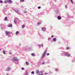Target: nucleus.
<instances>
[{
  "mask_svg": "<svg viewBox=\"0 0 75 75\" xmlns=\"http://www.w3.org/2000/svg\"><path fill=\"white\" fill-rule=\"evenodd\" d=\"M10 32H8V31H6L5 34H6V35H9L10 34Z\"/></svg>",
  "mask_w": 75,
  "mask_h": 75,
  "instance_id": "obj_9",
  "label": "nucleus"
},
{
  "mask_svg": "<svg viewBox=\"0 0 75 75\" xmlns=\"http://www.w3.org/2000/svg\"><path fill=\"white\" fill-rule=\"evenodd\" d=\"M51 40V38H48V41H50V40Z\"/></svg>",
  "mask_w": 75,
  "mask_h": 75,
  "instance_id": "obj_27",
  "label": "nucleus"
},
{
  "mask_svg": "<svg viewBox=\"0 0 75 75\" xmlns=\"http://www.w3.org/2000/svg\"><path fill=\"white\" fill-rule=\"evenodd\" d=\"M4 11H6L4 10Z\"/></svg>",
  "mask_w": 75,
  "mask_h": 75,
  "instance_id": "obj_47",
  "label": "nucleus"
},
{
  "mask_svg": "<svg viewBox=\"0 0 75 75\" xmlns=\"http://www.w3.org/2000/svg\"><path fill=\"white\" fill-rule=\"evenodd\" d=\"M45 75H47V73H45Z\"/></svg>",
  "mask_w": 75,
  "mask_h": 75,
  "instance_id": "obj_45",
  "label": "nucleus"
},
{
  "mask_svg": "<svg viewBox=\"0 0 75 75\" xmlns=\"http://www.w3.org/2000/svg\"><path fill=\"white\" fill-rule=\"evenodd\" d=\"M17 57H14L12 59L13 62H14V61H18V59L17 58Z\"/></svg>",
  "mask_w": 75,
  "mask_h": 75,
  "instance_id": "obj_3",
  "label": "nucleus"
},
{
  "mask_svg": "<svg viewBox=\"0 0 75 75\" xmlns=\"http://www.w3.org/2000/svg\"><path fill=\"white\" fill-rule=\"evenodd\" d=\"M55 12L56 14L58 13V11L57 10H56L55 11Z\"/></svg>",
  "mask_w": 75,
  "mask_h": 75,
  "instance_id": "obj_13",
  "label": "nucleus"
},
{
  "mask_svg": "<svg viewBox=\"0 0 75 75\" xmlns=\"http://www.w3.org/2000/svg\"><path fill=\"white\" fill-rule=\"evenodd\" d=\"M4 3H7V1H4Z\"/></svg>",
  "mask_w": 75,
  "mask_h": 75,
  "instance_id": "obj_36",
  "label": "nucleus"
},
{
  "mask_svg": "<svg viewBox=\"0 0 75 75\" xmlns=\"http://www.w3.org/2000/svg\"><path fill=\"white\" fill-rule=\"evenodd\" d=\"M50 55V54L49 53H47V55Z\"/></svg>",
  "mask_w": 75,
  "mask_h": 75,
  "instance_id": "obj_44",
  "label": "nucleus"
},
{
  "mask_svg": "<svg viewBox=\"0 0 75 75\" xmlns=\"http://www.w3.org/2000/svg\"><path fill=\"white\" fill-rule=\"evenodd\" d=\"M15 64H17V63H15Z\"/></svg>",
  "mask_w": 75,
  "mask_h": 75,
  "instance_id": "obj_50",
  "label": "nucleus"
},
{
  "mask_svg": "<svg viewBox=\"0 0 75 75\" xmlns=\"http://www.w3.org/2000/svg\"><path fill=\"white\" fill-rule=\"evenodd\" d=\"M9 3H13V1L11 0H9Z\"/></svg>",
  "mask_w": 75,
  "mask_h": 75,
  "instance_id": "obj_26",
  "label": "nucleus"
},
{
  "mask_svg": "<svg viewBox=\"0 0 75 75\" xmlns=\"http://www.w3.org/2000/svg\"><path fill=\"white\" fill-rule=\"evenodd\" d=\"M1 50L0 49V51Z\"/></svg>",
  "mask_w": 75,
  "mask_h": 75,
  "instance_id": "obj_48",
  "label": "nucleus"
},
{
  "mask_svg": "<svg viewBox=\"0 0 75 75\" xmlns=\"http://www.w3.org/2000/svg\"><path fill=\"white\" fill-rule=\"evenodd\" d=\"M47 49H46L45 50L44 52H43L42 54V55L41 59H44V58H45V55L47 54Z\"/></svg>",
  "mask_w": 75,
  "mask_h": 75,
  "instance_id": "obj_1",
  "label": "nucleus"
},
{
  "mask_svg": "<svg viewBox=\"0 0 75 75\" xmlns=\"http://www.w3.org/2000/svg\"><path fill=\"white\" fill-rule=\"evenodd\" d=\"M23 12L24 13H27V11H24Z\"/></svg>",
  "mask_w": 75,
  "mask_h": 75,
  "instance_id": "obj_29",
  "label": "nucleus"
},
{
  "mask_svg": "<svg viewBox=\"0 0 75 75\" xmlns=\"http://www.w3.org/2000/svg\"><path fill=\"white\" fill-rule=\"evenodd\" d=\"M31 55L32 56H33V57H35V55L34 54V53H32L31 54Z\"/></svg>",
  "mask_w": 75,
  "mask_h": 75,
  "instance_id": "obj_18",
  "label": "nucleus"
},
{
  "mask_svg": "<svg viewBox=\"0 0 75 75\" xmlns=\"http://www.w3.org/2000/svg\"><path fill=\"white\" fill-rule=\"evenodd\" d=\"M57 18L58 20H61V17L60 16H57Z\"/></svg>",
  "mask_w": 75,
  "mask_h": 75,
  "instance_id": "obj_10",
  "label": "nucleus"
},
{
  "mask_svg": "<svg viewBox=\"0 0 75 75\" xmlns=\"http://www.w3.org/2000/svg\"><path fill=\"white\" fill-rule=\"evenodd\" d=\"M25 75H28V73L27 71H25Z\"/></svg>",
  "mask_w": 75,
  "mask_h": 75,
  "instance_id": "obj_11",
  "label": "nucleus"
},
{
  "mask_svg": "<svg viewBox=\"0 0 75 75\" xmlns=\"http://www.w3.org/2000/svg\"><path fill=\"white\" fill-rule=\"evenodd\" d=\"M71 3H74V2L72 0H71Z\"/></svg>",
  "mask_w": 75,
  "mask_h": 75,
  "instance_id": "obj_33",
  "label": "nucleus"
},
{
  "mask_svg": "<svg viewBox=\"0 0 75 75\" xmlns=\"http://www.w3.org/2000/svg\"><path fill=\"white\" fill-rule=\"evenodd\" d=\"M5 21H7V17H6L5 18Z\"/></svg>",
  "mask_w": 75,
  "mask_h": 75,
  "instance_id": "obj_16",
  "label": "nucleus"
},
{
  "mask_svg": "<svg viewBox=\"0 0 75 75\" xmlns=\"http://www.w3.org/2000/svg\"><path fill=\"white\" fill-rule=\"evenodd\" d=\"M65 8H66V9L67 8V5H65Z\"/></svg>",
  "mask_w": 75,
  "mask_h": 75,
  "instance_id": "obj_31",
  "label": "nucleus"
},
{
  "mask_svg": "<svg viewBox=\"0 0 75 75\" xmlns=\"http://www.w3.org/2000/svg\"><path fill=\"white\" fill-rule=\"evenodd\" d=\"M38 65H41V62H38Z\"/></svg>",
  "mask_w": 75,
  "mask_h": 75,
  "instance_id": "obj_20",
  "label": "nucleus"
},
{
  "mask_svg": "<svg viewBox=\"0 0 75 75\" xmlns=\"http://www.w3.org/2000/svg\"><path fill=\"white\" fill-rule=\"evenodd\" d=\"M28 49H29V50H33V48L31 47H29Z\"/></svg>",
  "mask_w": 75,
  "mask_h": 75,
  "instance_id": "obj_19",
  "label": "nucleus"
},
{
  "mask_svg": "<svg viewBox=\"0 0 75 75\" xmlns=\"http://www.w3.org/2000/svg\"><path fill=\"white\" fill-rule=\"evenodd\" d=\"M14 11L17 13L18 14H20V12L18 10H15Z\"/></svg>",
  "mask_w": 75,
  "mask_h": 75,
  "instance_id": "obj_5",
  "label": "nucleus"
},
{
  "mask_svg": "<svg viewBox=\"0 0 75 75\" xmlns=\"http://www.w3.org/2000/svg\"><path fill=\"white\" fill-rule=\"evenodd\" d=\"M17 20H18V18H16L14 19V23L15 24H17Z\"/></svg>",
  "mask_w": 75,
  "mask_h": 75,
  "instance_id": "obj_4",
  "label": "nucleus"
},
{
  "mask_svg": "<svg viewBox=\"0 0 75 75\" xmlns=\"http://www.w3.org/2000/svg\"><path fill=\"white\" fill-rule=\"evenodd\" d=\"M38 9H40L41 8V6H38Z\"/></svg>",
  "mask_w": 75,
  "mask_h": 75,
  "instance_id": "obj_37",
  "label": "nucleus"
},
{
  "mask_svg": "<svg viewBox=\"0 0 75 75\" xmlns=\"http://www.w3.org/2000/svg\"><path fill=\"white\" fill-rule=\"evenodd\" d=\"M42 30L43 31H45L46 30V28H42Z\"/></svg>",
  "mask_w": 75,
  "mask_h": 75,
  "instance_id": "obj_8",
  "label": "nucleus"
},
{
  "mask_svg": "<svg viewBox=\"0 0 75 75\" xmlns=\"http://www.w3.org/2000/svg\"><path fill=\"white\" fill-rule=\"evenodd\" d=\"M3 3V1L1 0L0 1V3Z\"/></svg>",
  "mask_w": 75,
  "mask_h": 75,
  "instance_id": "obj_28",
  "label": "nucleus"
},
{
  "mask_svg": "<svg viewBox=\"0 0 75 75\" xmlns=\"http://www.w3.org/2000/svg\"><path fill=\"white\" fill-rule=\"evenodd\" d=\"M22 28H24L25 27V25H22Z\"/></svg>",
  "mask_w": 75,
  "mask_h": 75,
  "instance_id": "obj_22",
  "label": "nucleus"
},
{
  "mask_svg": "<svg viewBox=\"0 0 75 75\" xmlns=\"http://www.w3.org/2000/svg\"><path fill=\"white\" fill-rule=\"evenodd\" d=\"M9 54H11V52H9Z\"/></svg>",
  "mask_w": 75,
  "mask_h": 75,
  "instance_id": "obj_46",
  "label": "nucleus"
},
{
  "mask_svg": "<svg viewBox=\"0 0 75 75\" xmlns=\"http://www.w3.org/2000/svg\"><path fill=\"white\" fill-rule=\"evenodd\" d=\"M40 24H41V23L40 22H38V25H40Z\"/></svg>",
  "mask_w": 75,
  "mask_h": 75,
  "instance_id": "obj_17",
  "label": "nucleus"
},
{
  "mask_svg": "<svg viewBox=\"0 0 75 75\" xmlns=\"http://www.w3.org/2000/svg\"><path fill=\"white\" fill-rule=\"evenodd\" d=\"M38 46L39 47H41V45H38Z\"/></svg>",
  "mask_w": 75,
  "mask_h": 75,
  "instance_id": "obj_39",
  "label": "nucleus"
},
{
  "mask_svg": "<svg viewBox=\"0 0 75 75\" xmlns=\"http://www.w3.org/2000/svg\"><path fill=\"white\" fill-rule=\"evenodd\" d=\"M53 41H54V42H56L57 41V39L55 38H54L53 40Z\"/></svg>",
  "mask_w": 75,
  "mask_h": 75,
  "instance_id": "obj_12",
  "label": "nucleus"
},
{
  "mask_svg": "<svg viewBox=\"0 0 75 75\" xmlns=\"http://www.w3.org/2000/svg\"><path fill=\"white\" fill-rule=\"evenodd\" d=\"M39 72H39V71H38V70H37L36 71V73L38 74V73H39Z\"/></svg>",
  "mask_w": 75,
  "mask_h": 75,
  "instance_id": "obj_23",
  "label": "nucleus"
},
{
  "mask_svg": "<svg viewBox=\"0 0 75 75\" xmlns=\"http://www.w3.org/2000/svg\"><path fill=\"white\" fill-rule=\"evenodd\" d=\"M26 64L27 65H29V63L27 62H26Z\"/></svg>",
  "mask_w": 75,
  "mask_h": 75,
  "instance_id": "obj_15",
  "label": "nucleus"
},
{
  "mask_svg": "<svg viewBox=\"0 0 75 75\" xmlns=\"http://www.w3.org/2000/svg\"><path fill=\"white\" fill-rule=\"evenodd\" d=\"M7 75H8V74H7Z\"/></svg>",
  "mask_w": 75,
  "mask_h": 75,
  "instance_id": "obj_49",
  "label": "nucleus"
},
{
  "mask_svg": "<svg viewBox=\"0 0 75 75\" xmlns=\"http://www.w3.org/2000/svg\"><path fill=\"white\" fill-rule=\"evenodd\" d=\"M31 73L32 74H33V75H34V71H32L31 72Z\"/></svg>",
  "mask_w": 75,
  "mask_h": 75,
  "instance_id": "obj_24",
  "label": "nucleus"
},
{
  "mask_svg": "<svg viewBox=\"0 0 75 75\" xmlns=\"http://www.w3.org/2000/svg\"><path fill=\"white\" fill-rule=\"evenodd\" d=\"M11 69L10 67H8L6 69V71H9Z\"/></svg>",
  "mask_w": 75,
  "mask_h": 75,
  "instance_id": "obj_7",
  "label": "nucleus"
},
{
  "mask_svg": "<svg viewBox=\"0 0 75 75\" xmlns=\"http://www.w3.org/2000/svg\"><path fill=\"white\" fill-rule=\"evenodd\" d=\"M62 54H64V56H67V57H70V56H71L70 54L68 53V52H63Z\"/></svg>",
  "mask_w": 75,
  "mask_h": 75,
  "instance_id": "obj_2",
  "label": "nucleus"
},
{
  "mask_svg": "<svg viewBox=\"0 0 75 75\" xmlns=\"http://www.w3.org/2000/svg\"><path fill=\"white\" fill-rule=\"evenodd\" d=\"M41 47H44V45H43V44H41Z\"/></svg>",
  "mask_w": 75,
  "mask_h": 75,
  "instance_id": "obj_30",
  "label": "nucleus"
},
{
  "mask_svg": "<svg viewBox=\"0 0 75 75\" xmlns=\"http://www.w3.org/2000/svg\"><path fill=\"white\" fill-rule=\"evenodd\" d=\"M69 47H67V50H69Z\"/></svg>",
  "mask_w": 75,
  "mask_h": 75,
  "instance_id": "obj_43",
  "label": "nucleus"
},
{
  "mask_svg": "<svg viewBox=\"0 0 75 75\" xmlns=\"http://www.w3.org/2000/svg\"><path fill=\"white\" fill-rule=\"evenodd\" d=\"M44 64H45V62H42V65H44Z\"/></svg>",
  "mask_w": 75,
  "mask_h": 75,
  "instance_id": "obj_34",
  "label": "nucleus"
},
{
  "mask_svg": "<svg viewBox=\"0 0 75 75\" xmlns=\"http://www.w3.org/2000/svg\"><path fill=\"white\" fill-rule=\"evenodd\" d=\"M12 26H13V25H11V24L9 25H8V27H12Z\"/></svg>",
  "mask_w": 75,
  "mask_h": 75,
  "instance_id": "obj_14",
  "label": "nucleus"
},
{
  "mask_svg": "<svg viewBox=\"0 0 75 75\" xmlns=\"http://www.w3.org/2000/svg\"><path fill=\"white\" fill-rule=\"evenodd\" d=\"M24 1V0H21L20 1L21 2H23Z\"/></svg>",
  "mask_w": 75,
  "mask_h": 75,
  "instance_id": "obj_32",
  "label": "nucleus"
},
{
  "mask_svg": "<svg viewBox=\"0 0 75 75\" xmlns=\"http://www.w3.org/2000/svg\"><path fill=\"white\" fill-rule=\"evenodd\" d=\"M19 33V32L18 31H17L16 33V35H17V34H18Z\"/></svg>",
  "mask_w": 75,
  "mask_h": 75,
  "instance_id": "obj_21",
  "label": "nucleus"
},
{
  "mask_svg": "<svg viewBox=\"0 0 75 75\" xmlns=\"http://www.w3.org/2000/svg\"><path fill=\"white\" fill-rule=\"evenodd\" d=\"M74 61H75V60H74V59H73L72 60V62H74Z\"/></svg>",
  "mask_w": 75,
  "mask_h": 75,
  "instance_id": "obj_40",
  "label": "nucleus"
},
{
  "mask_svg": "<svg viewBox=\"0 0 75 75\" xmlns=\"http://www.w3.org/2000/svg\"><path fill=\"white\" fill-rule=\"evenodd\" d=\"M51 37L52 38H53V37H54V35H52L51 36Z\"/></svg>",
  "mask_w": 75,
  "mask_h": 75,
  "instance_id": "obj_41",
  "label": "nucleus"
},
{
  "mask_svg": "<svg viewBox=\"0 0 75 75\" xmlns=\"http://www.w3.org/2000/svg\"><path fill=\"white\" fill-rule=\"evenodd\" d=\"M55 71H58V69H55Z\"/></svg>",
  "mask_w": 75,
  "mask_h": 75,
  "instance_id": "obj_42",
  "label": "nucleus"
},
{
  "mask_svg": "<svg viewBox=\"0 0 75 75\" xmlns=\"http://www.w3.org/2000/svg\"><path fill=\"white\" fill-rule=\"evenodd\" d=\"M39 75H44L43 73L42 72V71H41L39 72Z\"/></svg>",
  "mask_w": 75,
  "mask_h": 75,
  "instance_id": "obj_6",
  "label": "nucleus"
},
{
  "mask_svg": "<svg viewBox=\"0 0 75 75\" xmlns=\"http://www.w3.org/2000/svg\"><path fill=\"white\" fill-rule=\"evenodd\" d=\"M6 1L7 3H9V1H10V0H7Z\"/></svg>",
  "mask_w": 75,
  "mask_h": 75,
  "instance_id": "obj_38",
  "label": "nucleus"
},
{
  "mask_svg": "<svg viewBox=\"0 0 75 75\" xmlns=\"http://www.w3.org/2000/svg\"><path fill=\"white\" fill-rule=\"evenodd\" d=\"M3 54L5 55V54H6V51H3Z\"/></svg>",
  "mask_w": 75,
  "mask_h": 75,
  "instance_id": "obj_25",
  "label": "nucleus"
},
{
  "mask_svg": "<svg viewBox=\"0 0 75 75\" xmlns=\"http://www.w3.org/2000/svg\"><path fill=\"white\" fill-rule=\"evenodd\" d=\"M21 69L22 70H24V68L23 67H22Z\"/></svg>",
  "mask_w": 75,
  "mask_h": 75,
  "instance_id": "obj_35",
  "label": "nucleus"
}]
</instances>
